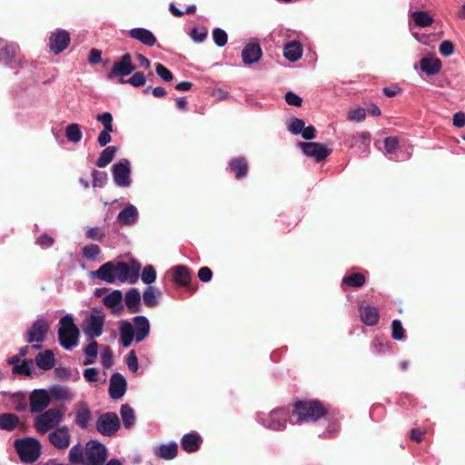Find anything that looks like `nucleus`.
Returning <instances> with one entry per match:
<instances>
[{
	"mask_svg": "<svg viewBox=\"0 0 465 465\" xmlns=\"http://www.w3.org/2000/svg\"><path fill=\"white\" fill-rule=\"evenodd\" d=\"M141 263L135 260L129 265L125 262H107L101 265L96 271L91 272L93 278H97L108 283H114L116 281L120 282H128L134 284L139 278Z\"/></svg>",
	"mask_w": 465,
	"mask_h": 465,
	"instance_id": "obj_1",
	"label": "nucleus"
},
{
	"mask_svg": "<svg viewBox=\"0 0 465 465\" xmlns=\"http://www.w3.org/2000/svg\"><path fill=\"white\" fill-rule=\"evenodd\" d=\"M326 414V409L319 401H300L294 405L296 422L316 421Z\"/></svg>",
	"mask_w": 465,
	"mask_h": 465,
	"instance_id": "obj_2",
	"label": "nucleus"
},
{
	"mask_svg": "<svg viewBox=\"0 0 465 465\" xmlns=\"http://www.w3.org/2000/svg\"><path fill=\"white\" fill-rule=\"evenodd\" d=\"M80 331L71 315H65L59 321L58 341L65 350H71L78 343Z\"/></svg>",
	"mask_w": 465,
	"mask_h": 465,
	"instance_id": "obj_3",
	"label": "nucleus"
},
{
	"mask_svg": "<svg viewBox=\"0 0 465 465\" xmlns=\"http://www.w3.org/2000/svg\"><path fill=\"white\" fill-rule=\"evenodd\" d=\"M15 450L23 463L31 464L35 462L41 454V443L38 440L31 437L17 439L14 442Z\"/></svg>",
	"mask_w": 465,
	"mask_h": 465,
	"instance_id": "obj_4",
	"label": "nucleus"
},
{
	"mask_svg": "<svg viewBox=\"0 0 465 465\" xmlns=\"http://www.w3.org/2000/svg\"><path fill=\"white\" fill-rule=\"evenodd\" d=\"M49 331L50 325L48 322L44 318L37 319L26 331L25 341L27 343L32 344L34 349L39 350L42 347L41 343L45 341Z\"/></svg>",
	"mask_w": 465,
	"mask_h": 465,
	"instance_id": "obj_5",
	"label": "nucleus"
},
{
	"mask_svg": "<svg viewBox=\"0 0 465 465\" xmlns=\"http://www.w3.org/2000/svg\"><path fill=\"white\" fill-rule=\"evenodd\" d=\"M63 419V412L56 408H51L40 412L35 419V428L39 433H46L55 428Z\"/></svg>",
	"mask_w": 465,
	"mask_h": 465,
	"instance_id": "obj_6",
	"label": "nucleus"
},
{
	"mask_svg": "<svg viewBox=\"0 0 465 465\" xmlns=\"http://www.w3.org/2000/svg\"><path fill=\"white\" fill-rule=\"evenodd\" d=\"M107 459L105 446L96 440L87 442L84 450V465H104Z\"/></svg>",
	"mask_w": 465,
	"mask_h": 465,
	"instance_id": "obj_7",
	"label": "nucleus"
},
{
	"mask_svg": "<svg viewBox=\"0 0 465 465\" xmlns=\"http://www.w3.org/2000/svg\"><path fill=\"white\" fill-rule=\"evenodd\" d=\"M120 420L115 412L101 414L96 420V430L104 436L112 437L120 429Z\"/></svg>",
	"mask_w": 465,
	"mask_h": 465,
	"instance_id": "obj_8",
	"label": "nucleus"
},
{
	"mask_svg": "<svg viewBox=\"0 0 465 465\" xmlns=\"http://www.w3.org/2000/svg\"><path fill=\"white\" fill-rule=\"evenodd\" d=\"M289 419V411L286 409H276L271 411L266 417L261 418L262 424L271 430H282L286 428Z\"/></svg>",
	"mask_w": 465,
	"mask_h": 465,
	"instance_id": "obj_9",
	"label": "nucleus"
},
{
	"mask_svg": "<svg viewBox=\"0 0 465 465\" xmlns=\"http://www.w3.org/2000/svg\"><path fill=\"white\" fill-rule=\"evenodd\" d=\"M135 70V65L132 63V55L129 53L124 54L116 61L111 71L107 74V79L112 80L115 77L124 78Z\"/></svg>",
	"mask_w": 465,
	"mask_h": 465,
	"instance_id": "obj_10",
	"label": "nucleus"
},
{
	"mask_svg": "<svg viewBox=\"0 0 465 465\" xmlns=\"http://www.w3.org/2000/svg\"><path fill=\"white\" fill-rule=\"evenodd\" d=\"M89 318L85 319L83 330L85 335L91 339L97 338L102 335L104 325V314L101 312H94Z\"/></svg>",
	"mask_w": 465,
	"mask_h": 465,
	"instance_id": "obj_11",
	"label": "nucleus"
},
{
	"mask_svg": "<svg viewBox=\"0 0 465 465\" xmlns=\"http://www.w3.org/2000/svg\"><path fill=\"white\" fill-rule=\"evenodd\" d=\"M114 183L121 187H128L131 184V166L127 159H121L112 168Z\"/></svg>",
	"mask_w": 465,
	"mask_h": 465,
	"instance_id": "obj_12",
	"label": "nucleus"
},
{
	"mask_svg": "<svg viewBox=\"0 0 465 465\" xmlns=\"http://www.w3.org/2000/svg\"><path fill=\"white\" fill-rule=\"evenodd\" d=\"M70 42L69 33L64 29H57L49 36V49L54 54H58L69 46Z\"/></svg>",
	"mask_w": 465,
	"mask_h": 465,
	"instance_id": "obj_13",
	"label": "nucleus"
},
{
	"mask_svg": "<svg viewBox=\"0 0 465 465\" xmlns=\"http://www.w3.org/2000/svg\"><path fill=\"white\" fill-rule=\"evenodd\" d=\"M51 402L49 392L44 389L34 390L29 395V405L32 413L44 411Z\"/></svg>",
	"mask_w": 465,
	"mask_h": 465,
	"instance_id": "obj_14",
	"label": "nucleus"
},
{
	"mask_svg": "<svg viewBox=\"0 0 465 465\" xmlns=\"http://www.w3.org/2000/svg\"><path fill=\"white\" fill-rule=\"evenodd\" d=\"M50 443L57 450H65L70 446L71 435L66 426L57 428L48 435Z\"/></svg>",
	"mask_w": 465,
	"mask_h": 465,
	"instance_id": "obj_15",
	"label": "nucleus"
},
{
	"mask_svg": "<svg viewBox=\"0 0 465 465\" xmlns=\"http://www.w3.org/2000/svg\"><path fill=\"white\" fill-rule=\"evenodd\" d=\"M300 145L304 154L313 157L317 162L324 160L331 153V150L320 143H301Z\"/></svg>",
	"mask_w": 465,
	"mask_h": 465,
	"instance_id": "obj_16",
	"label": "nucleus"
},
{
	"mask_svg": "<svg viewBox=\"0 0 465 465\" xmlns=\"http://www.w3.org/2000/svg\"><path fill=\"white\" fill-rule=\"evenodd\" d=\"M127 383L125 378L119 372L114 373L110 378L109 395L112 399L122 398L126 392Z\"/></svg>",
	"mask_w": 465,
	"mask_h": 465,
	"instance_id": "obj_17",
	"label": "nucleus"
},
{
	"mask_svg": "<svg viewBox=\"0 0 465 465\" xmlns=\"http://www.w3.org/2000/svg\"><path fill=\"white\" fill-rule=\"evenodd\" d=\"M136 342L143 341L150 332V322L144 316H135L133 319Z\"/></svg>",
	"mask_w": 465,
	"mask_h": 465,
	"instance_id": "obj_18",
	"label": "nucleus"
},
{
	"mask_svg": "<svg viewBox=\"0 0 465 465\" xmlns=\"http://www.w3.org/2000/svg\"><path fill=\"white\" fill-rule=\"evenodd\" d=\"M262 48L257 43L248 44L242 52V58L245 64L256 63L262 57Z\"/></svg>",
	"mask_w": 465,
	"mask_h": 465,
	"instance_id": "obj_19",
	"label": "nucleus"
},
{
	"mask_svg": "<svg viewBox=\"0 0 465 465\" xmlns=\"http://www.w3.org/2000/svg\"><path fill=\"white\" fill-rule=\"evenodd\" d=\"M129 35L133 39L138 40L147 46H153L156 44V37L148 29L145 28H134L129 31Z\"/></svg>",
	"mask_w": 465,
	"mask_h": 465,
	"instance_id": "obj_20",
	"label": "nucleus"
},
{
	"mask_svg": "<svg viewBox=\"0 0 465 465\" xmlns=\"http://www.w3.org/2000/svg\"><path fill=\"white\" fill-rule=\"evenodd\" d=\"M92 420V413L86 402L82 401L77 405L75 411V423L81 429H86Z\"/></svg>",
	"mask_w": 465,
	"mask_h": 465,
	"instance_id": "obj_21",
	"label": "nucleus"
},
{
	"mask_svg": "<svg viewBox=\"0 0 465 465\" xmlns=\"http://www.w3.org/2000/svg\"><path fill=\"white\" fill-rule=\"evenodd\" d=\"M122 300V292L120 290H114L103 298V303L104 306L111 309L113 312H120L124 309Z\"/></svg>",
	"mask_w": 465,
	"mask_h": 465,
	"instance_id": "obj_22",
	"label": "nucleus"
},
{
	"mask_svg": "<svg viewBox=\"0 0 465 465\" xmlns=\"http://www.w3.org/2000/svg\"><path fill=\"white\" fill-rule=\"evenodd\" d=\"M138 219V211L132 205L128 204L117 215V222L122 226L131 225Z\"/></svg>",
	"mask_w": 465,
	"mask_h": 465,
	"instance_id": "obj_23",
	"label": "nucleus"
},
{
	"mask_svg": "<svg viewBox=\"0 0 465 465\" xmlns=\"http://www.w3.org/2000/svg\"><path fill=\"white\" fill-rule=\"evenodd\" d=\"M420 70L428 75H434L441 70V62L436 57H424L420 61Z\"/></svg>",
	"mask_w": 465,
	"mask_h": 465,
	"instance_id": "obj_24",
	"label": "nucleus"
},
{
	"mask_svg": "<svg viewBox=\"0 0 465 465\" xmlns=\"http://www.w3.org/2000/svg\"><path fill=\"white\" fill-rule=\"evenodd\" d=\"M284 57L291 61L296 62L301 59L302 55V46L298 41H292L287 43L283 48Z\"/></svg>",
	"mask_w": 465,
	"mask_h": 465,
	"instance_id": "obj_25",
	"label": "nucleus"
},
{
	"mask_svg": "<svg viewBox=\"0 0 465 465\" xmlns=\"http://www.w3.org/2000/svg\"><path fill=\"white\" fill-rule=\"evenodd\" d=\"M135 339L134 326L127 321L120 322V340L124 348L129 347Z\"/></svg>",
	"mask_w": 465,
	"mask_h": 465,
	"instance_id": "obj_26",
	"label": "nucleus"
},
{
	"mask_svg": "<svg viewBox=\"0 0 465 465\" xmlns=\"http://www.w3.org/2000/svg\"><path fill=\"white\" fill-rule=\"evenodd\" d=\"M182 448L186 452H194L199 450L202 439L197 433H188L183 436L181 440Z\"/></svg>",
	"mask_w": 465,
	"mask_h": 465,
	"instance_id": "obj_27",
	"label": "nucleus"
},
{
	"mask_svg": "<svg viewBox=\"0 0 465 465\" xmlns=\"http://www.w3.org/2000/svg\"><path fill=\"white\" fill-rule=\"evenodd\" d=\"M141 302V294L136 288H132L125 292L124 302L131 313H136L140 311L139 303Z\"/></svg>",
	"mask_w": 465,
	"mask_h": 465,
	"instance_id": "obj_28",
	"label": "nucleus"
},
{
	"mask_svg": "<svg viewBox=\"0 0 465 465\" xmlns=\"http://www.w3.org/2000/svg\"><path fill=\"white\" fill-rule=\"evenodd\" d=\"M360 315L361 321L369 326H373L378 323L380 315L377 308L367 305L360 308Z\"/></svg>",
	"mask_w": 465,
	"mask_h": 465,
	"instance_id": "obj_29",
	"label": "nucleus"
},
{
	"mask_svg": "<svg viewBox=\"0 0 465 465\" xmlns=\"http://www.w3.org/2000/svg\"><path fill=\"white\" fill-rule=\"evenodd\" d=\"M19 51V47L16 44H8L4 47L0 48V62L13 66V64L15 63V56L17 52Z\"/></svg>",
	"mask_w": 465,
	"mask_h": 465,
	"instance_id": "obj_30",
	"label": "nucleus"
},
{
	"mask_svg": "<svg viewBox=\"0 0 465 465\" xmlns=\"http://www.w3.org/2000/svg\"><path fill=\"white\" fill-rule=\"evenodd\" d=\"M35 361L36 365L44 371L51 370L55 363L54 354L51 350H45L44 352H39L35 356Z\"/></svg>",
	"mask_w": 465,
	"mask_h": 465,
	"instance_id": "obj_31",
	"label": "nucleus"
},
{
	"mask_svg": "<svg viewBox=\"0 0 465 465\" xmlns=\"http://www.w3.org/2000/svg\"><path fill=\"white\" fill-rule=\"evenodd\" d=\"M229 167L237 179L245 177L248 173V163L246 159L243 157L233 158L230 162Z\"/></svg>",
	"mask_w": 465,
	"mask_h": 465,
	"instance_id": "obj_32",
	"label": "nucleus"
},
{
	"mask_svg": "<svg viewBox=\"0 0 465 465\" xmlns=\"http://www.w3.org/2000/svg\"><path fill=\"white\" fill-rule=\"evenodd\" d=\"M155 455L161 459L170 460L174 459L178 453V445L176 442L169 444H161L155 450Z\"/></svg>",
	"mask_w": 465,
	"mask_h": 465,
	"instance_id": "obj_33",
	"label": "nucleus"
},
{
	"mask_svg": "<svg viewBox=\"0 0 465 465\" xmlns=\"http://www.w3.org/2000/svg\"><path fill=\"white\" fill-rule=\"evenodd\" d=\"M173 280L176 284L184 286L191 281V275L187 267L177 265L172 269Z\"/></svg>",
	"mask_w": 465,
	"mask_h": 465,
	"instance_id": "obj_34",
	"label": "nucleus"
},
{
	"mask_svg": "<svg viewBox=\"0 0 465 465\" xmlns=\"http://www.w3.org/2000/svg\"><path fill=\"white\" fill-rule=\"evenodd\" d=\"M162 296V292L154 287L149 285L143 293V301L146 307L153 308L158 305V299Z\"/></svg>",
	"mask_w": 465,
	"mask_h": 465,
	"instance_id": "obj_35",
	"label": "nucleus"
},
{
	"mask_svg": "<svg viewBox=\"0 0 465 465\" xmlns=\"http://www.w3.org/2000/svg\"><path fill=\"white\" fill-rule=\"evenodd\" d=\"M49 395L57 401H71L74 394L67 386L54 385L49 389Z\"/></svg>",
	"mask_w": 465,
	"mask_h": 465,
	"instance_id": "obj_36",
	"label": "nucleus"
},
{
	"mask_svg": "<svg viewBox=\"0 0 465 465\" xmlns=\"http://www.w3.org/2000/svg\"><path fill=\"white\" fill-rule=\"evenodd\" d=\"M20 423L17 415L14 413H1L0 414V430L13 431Z\"/></svg>",
	"mask_w": 465,
	"mask_h": 465,
	"instance_id": "obj_37",
	"label": "nucleus"
},
{
	"mask_svg": "<svg viewBox=\"0 0 465 465\" xmlns=\"http://www.w3.org/2000/svg\"><path fill=\"white\" fill-rule=\"evenodd\" d=\"M117 152V148L115 146L110 145L102 151L100 156L98 157L95 164L99 168L106 167L114 158V155Z\"/></svg>",
	"mask_w": 465,
	"mask_h": 465,
	"instance_id": "obj_38",
	"label": "nucleus"
},
{
	"mask_svg": "<svg viewBox=\"0 0 465 465\" xmlns=\"http://www.w3.org/2000/svg\"><path fill=\"white\" fill-rule=\"evenodd\" d=\"M68 460L73 465L84 464V451L81 444L74 445L68 454Z\"/></svg>",
	"mask_w": 465,
	"mask_h": 465,
	"instance_id": "obj_39",
	"label": "nucleus"
},
{
	"mask_svg": "<svg viewBox=\"0 0 465 465\" xmlns=\"http://www.w3.org/2000/svg\"><path fill=\"white\" fill-rule=\"evenodd\" d=\"M120 414L124 428L130 429L135 422V415L133 408L128 404H123L120 409Z\"/></svg>",
	"mask_w": 465,
	"mask_h": 465,
	"instance_id": "obj_40",
	"label": "nucleus"
},
{
	"mask_svg": "<svg viewBox=\"0 0 465 465\" xmlns=\"http://www.w3.org/2000/svg\"><path fill=\"white\" fill-rule=\"evenodd\" d=\"M65 136L72 143H78L82 140L83 134L78 124L72 123L65 128Z\"/></svg>",
	"mask_w": 465,
	"mask_h": 465,
	"instance_id": "obj_41",
	"label": "nucleus"
},
{
	"mask_svg": "<svg viewBox=\"0 0 465 465\" xmlns=\"http://www.w3.org/2000/svg\"><path fill=\"white\" fill-rule=\"evenodd\" d=\"M412 20L416 24V25L420 27H426L432 24V17L427 13L423 11H415L411 14Z\"/></svg>",
	"mask_w": 465,
	"mask_h": 465,
	"instance_id": "obj_42",
	"label": "nucleus"
},
{
	"mask_svg": "<svg viewBox=\"0 0 465 465\" xmlns=\"http://www.w3.org/2000/svg\"><path fill=\"white\" fill-rule=\"evenodd\" d=\"M120 84H129L134 87H141L143 86L146 83L145 74L143 72H135L130 78L127 80L121 78L118 81Z\"/></svg>",
	"mask_w": 465,
	"mask_h": 465,
	"instance_id": "obj_43",
	"label": "nucleus"
},
{
	"mask_svg": "<svg viewBox=\"0 0 465 465\" xmlns=\"http://www.w3.org/2000/svg\"><path fill=\"white\" fill-rule=\"evenodd\" d=\"M365 283V277L361 273H351L343 277L342 284L351 287H361Z\"/></svg>",
	"mask_w": 465,
	"mask_h": 465,
	"instance_id": "obj_44",
	"label": "nucleus"
},
{
	"mask_svg": "<svg viewBox=\"0 0 465 465\" xmlns=\"http://www.w3.org/2000/svg\"><path fill=\"white\" fill-rule=\"evenodd\" d=\"M12 401L14 404V410L21 412L25 411L27 409V401L26 398L22 393H15L12 395Z\"/></svg>",
	"mask_w": 465,
	"mask_h": 465,
	"instance_id": "obj_45",
	"label": "nucleus"
},
{
	"mask_svg": "<svg viewBox=\"0 0 465 465\" xmlns=\"http://www.w3.org/2000/svg\"><path fill=\"white\" fill-rule=\"evenodd\" d=\"M83 256L88 260H95L101 253V249L97 244H90L83 247Z\"/></svg>",
	"mask_w": 465,
	"mask_h": 465,
	"instance_id": "obj_46",
	"label": "nucleus"
},
{
	"mask_svg": "<svg viewBox=\"0 0 465 465\" xmlns=\"http://www.w3.org/2000/svg\"><path fill=\"white\" fill-rule=\"evenodd\" d=\"M142 281L146 284L153 283L156 279V271L151 264L146 265L141 274Z\"/></svg>",
	"mask_w": 465,
	"mask_h": 465,
	"instance_id": "obj_47",
	"label": "nucleus"
},
{
	"mask_svg": "<svg viewBox=\"0 0 465 465\" xmlns=\"http://www.w3.org/2000/svg\"><path fill=\"white\" fill-rule=\"evenodd\" d=\"M93 176V186L94 187H104L108 179V175L105 172H99L97 170H94L92 172Z\"/></svg>",
	"mask_w": 465,
	"mask_h": 465,
	"instance_id": "obj_48",
	"label": "nucleus"
},
{
	"mask_svg": "<svg viewBox=\"0 0 465 465\" xmlns=\"http://www.w3.org/2000/svg\"><path fill=\"white\" fill-rule=\"evenodd\" d=\"M32 361L31 360H24L21 364L15 365L13 368V372L15 374H24L26 376H31Z\"/></svg>",
	"mask_w": 465,
	"mask_h": 465,
	"instance_id": "obj_49",
	"label": "nucleus"
},
{
	"mask_svg": "<svg viewBox=\"0 0 465 465\" xmlns=\"http://www.w3.org/2000/svg\"><path fill=\"white\" fill-rule=\"evenodd\" d=\"M213 39L216 45L219 47L224 46L227 43L228 36L224 30L221 28H215L213 31Z\"/></svg>",
	"mask_w": 465,
	"mask_h": 465,
	"instance_id": "obj_50",
	"label": "nucleus"
},
{
	"mask_svg": "<svg viewBox=\"0 0 465 465\" xmlns=\"http://www.w3.org/2000/svg\"><path fill=\"white\" fill-rule=\"evenodd\" d=\"M155 72L157 75L164 82H171L173 79V73L162 64H156Z\"/></svg>",
	"mask_w": 465,
	"mask_h": 465,
	"instance_id": "obj_51",
	"label": "nucleus"
},
{
	"mask_svg": "<svg viewBox=\"0 0 465 465\" xmlns=\"http://www.w3.org/2000/svg\"><path fill=\"white\" fill-rule=\"evenodd\" d=\"M95 119L103 124L104 129H114L113 115L111 113L105 112L103 114H99L95 116Z\"/></svg>",
	"mask_w": 465,
	"mask_h": 465,
	"instance_id": "obj_52",
	"label": "nucleus"
},
{
	"mask_svg": "<svg viewBox=\"0 0 465 465\" xmlns=\"http://www.w3.org/2000/svg\"><path fill=\"white\" fill-rule=\"evenodd\" d=\"M392 333L391 336L394 340L400 341L404 337L405 330L403 329L401 321L394 320L391 323Z\"/></svg>",
	"mask_w": 465,
	"mask_h": 465,
	"instance_id": "obj_53",
	"label": "nucleus"
},
{
	"mask_svg": "<svg viewBox=\"0 0 465 465\" xmlns=\"http://www.w3.org/2000/svg\"><path fill=\"white\" fill-rule=\"evenodd\" d=\"M114 129H108V130L103 129L97 137L98 144L101 147L107 145L112 141L111 133H114Z\"/></svg>",
	"mask_w": 465,
	"mask_h": 465,
	"instance_id": "obj_54",
	"label": "nucleus"
},
{
	"mask_svg": "<svg viewBox=\"0 0 465 465\" xmlns=\"http://www.w3.org/2000/svg\"><path fill=\"white\" fill-rule=\"evenodd\" d=\"M305 123L298 118H294L289 124V131L294 134H302L304 129Z\"/></svg>",
	"mask_w": 465,
	"mask_h": 465,
	"instance_id": "obj_55",
	"label": "nucleus"
},
{
	"mask_svg": "<svg viewBox=\"0 0 465 465\" xmlns=\"http://www.w3.org/2000/svg\"><path fill=\"white\" fill-rule=\"evenodd\" d=\"M399 145V139L397 137L390 136L384 140V149L386 153H395Z\"/></svg>",
	"mask_w": 465,
	"mask_h": 465,
	"instance_id": "obj_56",
	"label": "nucleus"
},
{
	"mask_svg": "<svg viewBox=\"0 0 465 465\" xmlns=\"http://www.w3.org/2000/svg\"><path fill=\"white\" fill-rule=\"evenodd\" d=\"M126 364L128 366V369L135 372L138 370V360L135 354V351L134 350L130 351L128 353V356L126 358Z\"/></svg>",
	"mask_w": 465,
	"mask_h": 465,
	"instance_id": "obj_57",
	"label": "nucleus"
},
{
	"mask_svg": "<svg viewBox=\"0 0 465 465\" xmlns=\"http://www.w3.org/2000/svg\"><path fill=\"white\" fill-rule=\"evenodd\" d=\"M104 233L98 227L89 228L86 232V237L92 240L102 242L104 238Z\"/></svg>",
	"mask_w": 465,
	"mask_h": 465,
	"instance_id": "obj_58",
	"label": "nucleus"
},
{
	"mask_svg": "<svg viewBox=\"0 0 465 465\" xmlns=\"http://www.w3.org/2000/svg\"><path fill=\"white\" fill-rule=\"evenodd\" d=\"M102 365L108 369L113 365V353L109 347H106L101 356Z\"/></svg>",
	"mask_w": 465,
	"mask_h": 465,
	"instance_id": "obj_59",
	"label": "nucleus"
},
{
	"mask_svg": "<svg viewBox=\"0 0 465 465\" xmlns=\"http://www.w3.org/2000/svg\"><path fill=\"white\" fill-rule=\"evenodd\" d=\"M439 51L443 56H450L454 52V45L450 41L445 40L440 45Z\"/></svg>",
	"mask_w": 465,
	"mask_h": 465,
	"instance_id": "obj_60",
	"label": "nucleus"
},
{
	"mask_svg": "<svg viewBox=\"0 0 465 465\" xmlns=\"http://www.w3.org/2000/svg\"><path fill=\"white\" fill-rule=\"evenodd\" d=\"M366 113L363 108H357L349 113L348 119L351 121L361 122L365 119Z\"/></svg>",
	"mask_w": 465,
	"mask_h": 465,
	"instance_id": "obj_61",
	"label": "nucleus"
},
{
	"mask_svg": "<svg viewBox=\"0 0 465 465\" xmlns=\"http://www.w3.org/2000/svg\"><path fill=\"white\" fill-rule=\"evenodd\" d=\"M99 371L96 368H87L84 371V377L89 382H95L98 381Z\"/></svg>",
	"mask_w": 465,
	"mask_h": 465,
	"instance_id": "obj_62",
	"label": "nucleus"
},
{
	"mask_svg": "<svg viewBox=\"0 0 465 465\" xmlns=\"http://www.w3.org/2000/svg\"><path fill=\"white\" fill-rule=\"evenodd\" d=\"M54 242V238L47 233H43L36 239V243L43 247H51Z\"/></svg>",
	"mask_w": 465,
	"mask_h": 465,
	"instance_id": "obj_63",
	"label": "nucleus"
},
{
	"mask_svg": "<svg viewBox=\"0 0 465 465\" xmlns=\"http://www.w3.org/2000/svg\"><path fill=\"white\" fill-rule=\"evenodd\" d=\"M285 101L288 104L294 106H301L302 103V98L292 92H288L285 94Z\"/></svg>",
	"mask_w": 465,
	"mask_h": 465,
	"instance_id": "obj_64",
	"label": "nucleus"
}]
</instances>
